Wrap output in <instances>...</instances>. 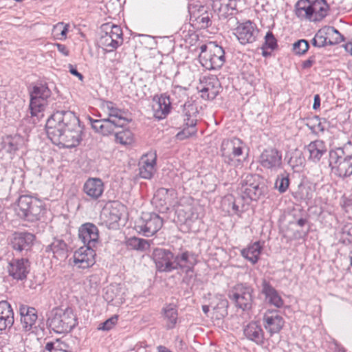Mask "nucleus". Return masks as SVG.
Wrapping results in <instances>:
<instances>
[{"mask_svg": "<svg viewBox=\"0 0 352 352\" xmlns=\"http://www.w3.org/2000/svg\"><path fill=\"white\" fill-rule=\"evenodd\" d=\"M126 245L129 248L135 250L144 251L149 248V241L138 237H131L126 241Z\"/></svg>", "mask_w": 352, "mask_h": 352, "instance_id": "de8ad7c7", "label": "nucleus"}, {"mask_svg": "<svg viewBox=\"0 0 352 352\" xmlns=\"http://www.w3.org/2000/svg\"><path fill=\"white\" fill-rule=\"evenodd\" d=\"M309 152V160L316 163L318 162L323 155L327 152V147L324 141L317 140L311 142L307 146Z\"/></svg>", "mask_w": 352, "mask_h": 352, "instance_id": "c9c22d12", "label": "nucleus"}, {"mask_svg": "<svg viewBox=\"0 0 352 352\" xmlns=\"http://www.w3.org/2000/svg\"><path fill=\"white\" fill-rule=\"evenodd\" d=\"M14 322V311L6 300L0 301V331L10 329Z\"/></svg>", "mask_w": 352, "mask_h": 352, "instance_id": "c85d7f7f", "label": "nucleus"}, {"mask_svg": "<svg viewBox=\"0 0 352 352\" xmlns=\"http://www.w3.org/2000/svg\"><path fill=\"white\" fill-rule=\"evenodd\" d=\"M345 50L352 55V38L350 42L346 43L344 46Z\"/></svg>", "mask_w": 352, "mask_h": 352, "instance_id": "338daca9", "label": "nucleus"}, {"mask_svg": "<svg viewBox=\"0 0 352 352\" xmlns=\"http://www.w3.org/2000/svg\"><path fill=\"white\" fill-rule=\"evenodd\" d=\"M19 311L21 328L25 332H34L37 329V311L35 308L21 304Z\"/></svg>", "mask_w": 352, "mask_h": 352, "instance_id": "a211bd4d", "label": "nucleus"}, {"mask_svg": "<svg viewBox=\"0 0 352 352\" xmlns=\"http://www.w3.org/2000/svg\"><path fill=\"white\" fill-rule=\"evenodd\" d=\"M35 240V236L28 232H14L9 237V244L14 251L22 256H27Z\"/></svg>", "mask_w": 352, "mask_h": 352, "instance_id": "9b49d317", "label": "nucleus"}, {"mask_svg": "<svg viewBox=\"0 0 352 352\" xmlns=\"http://www.w3.org/2000/svg\"><path fill=\"white\" fill-rule=\"evenodd\" d=\"M221 89L219 79L215 76L204 77L201 81V96L204 99L213 100Z\"/></svg>", "mask_w": 352, "mask_h": 352, "instance_id": "5701e85b", "label": "nucleus"}, {"mask_svg": "<svg viewBox=\"0 0 352 352\" xmlns=\"http://www.w3.org/2000/svg\"><path fill=\"white\" fill-rule=\"evenodd\" d=\"M104 190L102 179L96 177H89L83 185V192L92 200L100 198Z\"/></svg>", "mask_w": 352, "mask_h": 352, "instance_id": "a878e982", "label": "nucleus"}, {"mask_svg": "<svg viewBox=\"0 0 352 352\" xmlns=\"http://www.w3.org/2000/svg\"><path fill=\"white\" fill-rule=\"evenodd\" d=\"M243 199L242 197L235 198L232 195H228L222 199L221 206L223 210L229 214L241 216V214L245 210Z\"/></svg>", "mask_w": 352, "mask_h": 352, "instance_id": "bb28decb", "label": "nucleus"}, {"mask_svg": "<svg viewBox=\"0 0 352 352\" xmlns=\"http://www.w3.org/2000/svg\"><path fill=\"white\" fill-rule=\"evenodd\" d=\"M163 226L162 219L155 212H142L135 225V230L148 237L157 233Z\"/></svg>", "mask_w": 352, "mask_h": 352, "instance_id": "9d476101", "label": "nucleus"}, {"mask_svg": "<svg viewBox=\"0 0 352 352\" xmlns=\"http://www.w3.org/2000/svg\"><path fill=\"white\" fill-rule=\"evenodd\" d=\"M315 37L317 39L320 48L328 45L327 38V36L325 35V31H324V27L320 28L316 32V34H315Z\"/></svg>", "mask_w": 352, "mask_h": 352, "instance_id": "13d9d810", "label": "nucleus"}, {"mask_svg": "<svg viewBox=\"0 0 352 352\" xmlns=\"http://www.w3.org/2000/svg\"><path fill=\"white\" fill-rule=\"evenodd\" d=\"M244 147L243 142L239 138L223 140L221 146V153L224 162L232 164L235 159L239 161V157L243 155Z\"/></svg>", "mask_w": 352, "mask_h": 352, "instance_id": "f8f14e48", "label": "nucleus"}, {"mask_svg": "<svg viewBox=\"0 0 352 352\" xmlns=\"http://www.w3.org/2000/svg\"><path fill=\"white\" fill-rule=\"evenodd\" d=\"M54 46L57 47L58 51L61 53L65 56H67L69 54V51L68 50L66 45L60 43H55Z\"/></svg>", "mask_w": 352, "mask_h": 352, "instance_id": "680f3d73", "label": "nucleus"}, {"mask_svg": "<svg viewBox=\"0 0 352 352\" xmlns=\"http://www.w3.org/2000/svg\"><path fill=\"white\" fill-rule=\"evenodd\" d=\"M261 294L265 300L271 305L279 308L283 305V300L275 288L266 278H263L261 282Z\"/></svg>", "mask_w": 352, "mask_h": 352, "instance_id": "cd10ccee", "label": "nucleus"}, {"mask_svg": "<svg viewBox=\"0 0 352 352\" xmlns=\"http://www.w3.org/2000/svg\"><path fill=\"white\" fill-rule=\"evenodd\" d=\"M69 72L74 76H77L80 80H82L83 76L72 65H69Z\"/></svg>", "mask_w": 352, "mask_h": 352, "instance_id": "0e129e2a", "label": "nucleus"}, {"mask_svg": "<svg viewBox=\"0 0 352 352\" xmlns=\"http://www.w3.org/2000/svg\"><path fill=\"white\" fill-rule=\"evenodd\" d=\"M244 336L247 339L261 345L264 343V331L257 322H251L243 329Z\"/></svg>", "mask_w": 352, "mask_h": 352, "instance_id": "2f4dec72", "label": "nucleus"}, {"mask_svg": "<svg viewBox=\"0 0 352 352\" xmlns=\"http://www.w3.org/2000/svg\"><path fill=\"white\" fill-rule=\"evenodd\" d=\"M156 101L153 105L154 117L157 120L164 119L170 112L171 101L170 96L166 93L162 94L160 96H155L153 98Z\"/></svg>", "mask_w": 352, "mask_h": 352, "instance_id": "393cba45", "label": "nucleus"}, {"mask_svg": "<svg viewBox=\"0 0 352 352\" xmlns=\"http://www.w3.org/2000/svg\"><path fill=\"white\" fill-rule=\"evenodd\" d=\"M316 62V57L314 55L311 56L307 60H305L302 63V67L303 69H309L313 66Z\"/></svg>", "mask_w": 352, "mask_h": 352, "instance_id": "052dcab7", "label": "nucleus"}, {"mask_svg": "<svg viewBox=\"0 0 352 352\" xmlns=\"http://www.w3.org/2000/svg\"><path fill=\"white\" fill-rule=\"evenodd\" d=\"M94 248L82 246L76 250L72 256L73 265L78 269H87L96 263Z\"/></svg>", "mask_w": 352, "mask_h": 352, "instance_id": "dca6fc26", "label": "nucleus"}, {"mask_svg": "<svg viewBox=\"0 0 352 352\" xmlns=\"http://www.w3.org/2000/svg\"><path fill=\"white\" fill-rule=\"evenodd\" d=\"M258 34V28L256 25L250 21L240 23L235 28L234 32V34L242 45L254 43L257 38Z\"/></svg>", "mask_w": 352, "mask_h": 352, "instance_id": "f3484780", "label": "nucleus"}, {"mask_svg": "<svg viewBox=\"0 0 352 352\" xmlns=\"http://www.w3.org/2000/svg\"><path fill=\"white\" fill-rule=\"evenodd\" d=\"M123 39L112 37L110 35L101 33L98 40V45L107 52H113L119 46L122 45Z\"/></svg>", "mask_w": 352, "mask_h": 352, "instance_id": "79ce46f5", "label": "nucleus"}, {"mask_svg": "<svg viewBox=\"0 0 352 352\" xmlns=\"http://www.w3.org/2000/svg\"><path fill=\"white\" fill-rule=\"evenodd\" d=\"M73 339L72 338L63 337L56 339L54 341L46 343L45 350H56L63 351H73V346L72 345Z\"/></svg>", "mask_w": 352, "mask_h": 352, "instance_id": "4c0bfd02", "label": "nucleus"}, {"mask_svg": "<svg viewBox=\"0 0 352 352\" xmlns=\"http://www.w3.org/2000/svg\"><path fill=\"white\" fill-rule=\"evenodd\" d=\"M184 125L186 127L179 132L177 137L179 140H184L188 138L197 133L196 125L197 122V115L199 111L197 107L194 104H184Z\"/></svg>", "mask_w": 352, "mask_h": 352, "instance_id": "ddd939ff", "label": "nucleus"}, {"mask_svg": "<svg viewBox=\"0 0 352 352\" xmlns=\"http://www.w3.org/2000/svg\"><path fill=\"white\" fill-rule=\"evenodd\" d=\"M10 276L16 280H24L30 271V263L27 258H13L8 265Z\"/></svg>", "mask_w": 352, "mask_h": 352, "instance_id": "2eb2a0df", "label": "nucleus"}, {"mask_svg": "<svg viewBox=\"0 0 352 352\" xmlns=\"http://www.w3.org/2000/svg\"><path fill=\"white\" fill-rule=\"evenodd\" d=\"M254 288L247 283L236 284L230 292L229 298L236 307L243 311L252 309L254 296Z\"/></svg>", "mask_w": 352, "mask_h": 352, "instance_id": "1a4fd4ad", "label": "nucleus"}, {"mask_svg": "<svg viewBox=\"0 0 352 352\" xmlns=\"http://www.w3.org/2000/svg\"><path fill=\"white\" fill-rule=\"evenodd\" d=\"M197 263L196 256L188 251L175 255L174 270H191Z\"/></svg>", "mask_w": 352, "mask_h": 352, "instance_id": "c756f323", "label": "nucleus"}, {"mask_svg": "<svg viewBox=\"0 0 352 352\" xmlns=\"http://www.w3.org/2000/svg\"><path fill=\"white\" fill-rule=\"evenodd\" d=\"M43 210L41 200L32 196L24 195L19 197L16 211L21 218L28 221H34L39 219Z\"/></svg>", "mask_w": 352, "mask_h": 352, "instance_id": "6e6552de", "label": "nucleus"}, {"mask_svg": "<svg viewBox=\"0 0 352 352\" xmlns=\"http://www.w3.org/2000/svg\"><path fill=\"white\" fill-rule=\"evenodd\" d=\"M200 50L199 62L206 69H220L226 62L224 50L215 43L202 45Z\"/></svg>", "mask_w": 352, "mask_h": 352, "instance_id": "423d86ee", "label": "nucleus"}, {"mask_svg": "<svg viewBox=\"0 0 352 352\" xmlns=\"http://www.w3.org/2000/svg\"><path fill=\"white\" fill-rule=\"evenodd\" d=\"M289 186V175L283 173L278 175L275 182V188L278 190L280 193H284L287 191Z\"/></svg>", "mask_w": 352, "mask_h": 352, "instance_id": "8fccbe9b", "label": "nucleus"}, {"mask_svg": "<svg viewBox=\"0 0 352 352\" xmlns=\"http://www.w3.org/2000/svg\"><path fill=\"white\" fill-rule=\"evenodd\" d=\"M54 112L48 118L45 129L53 144L66 148L78 146L82 140V126L76 113L61 109V102H56Z\"/></svg>", "mask_w": 352, "mask_h": 352, "instance_id": "f257e3e1", "label": "nucleus"}, {"mask_svg": "<svg viewBox=\"0 0 352 352\" xmlns=\"http://www.w3.org/2000/svg\"><path fill=\"white\" fill-rule=\"evenodd\" d=\"M305 124L316 135H318L320 132L323 133L324 131V127L321 122V119L318 116L307 118Z\"/></svg>", "mask_w": 352, "mask_h": 352, "instance_id": "49530a36", "label": "nucleus"}, {"mask_svg": "<svg viewBox=\"0 0 352 352\" xmlns=\"http://www.w3.org/2000/svg\"><path fill=\"white\" fill-rule=\"evenodd\" d=\"M118 321V317L113 316L101 323L98 328L99 330L109 331L111 329Z\"/></svg>", "mask_w": 352, "mask_h": 352, "instance_id": "4d7b16f0", "label": "nucleus"}, {"mask_svg": "<svg viewBox=\"0 0 352 352\" xmlns=\"http://www.w3.org/2000/svg\"><path fill=\"white\" fill-rule=\"evenodd\" d=\"M122 208L120 204L114 203L113 205L103 210L102 215L105 217L104 221L109 228H115L118 226L122 216L120 208Z\"/></svg>", "mask_w": 352, "mask_h": 352, "instance_id": "72a5a7b5", "label": "nucleus"}, {"mask_svg": "<svg viewBox=\"0 0 352 352\" xmlns=\"http://www.w3.org/2000/svg\"><path fill=\"white\" fill-rule=\"evenodd\" d=\"M320 106V97L319 94H316L314 98L313 109L317 110Z\"/></svg>", "mask_w": 352, "mask_h": 352, "instance_id": "e2e57ef3", "label": "nucleus"}, {"mask_svg": "<svg viewBox=\"0 0 352 352\" xmlns=\"http://www.w3.org/2000/svg\"><path fill=\"white\" fill-rule=\"evenodd\" d=\"M329 166L342 179L352 175V142L329 151Z\"/></svg>", "mask_w": 352, "mask_h": 352, "instance_id": "f03ea898", "label": "nucleus"}, {"mask_svg": "<svg viewBox=\"0 0 352 352\" xmlns=\"http://www.w3.org/2000/svg\"><path fill=\"white\" fill-rule=\"evenodd\" d=\"M152 258L157 271L170 272L175 270V254L170 250L162 248H155L152 253Z\"/></svg>", "mask_w": 352, "mask_h": 352, "instance_id": "4468645a", "label": "nucleus"}, {"mask_svg": "<svg viewBox=\"0 0 352 352\" xmlns=\"http://www.w3.org/2000/svg\"><path fill=\"white\" fill-rule=\"evenodd\" d=\"M102 108L108 114L107 120L114 121L117 126L123 129L129 122V120L126 118V113L118 107V106L111 101H103Z\"/></svg>", "mask_w": 352, "mask_h": 352, "instance_id": "aec40b11", "label": "nucleus"}, {"mask_svg": "<svg viewBox=\"0 0 352 352\" xmlns=\"http://www.w3.org/2000/svg\"><path fill=\"white\" fill-rule=\"evenodd\" d=\"M212 13L209 12H204L200 15L197 16L195 19L197 23L199 25L200 28H206L211 25Z\"/></svg>", "mask_w": 352, "mask_h": 352, "instance_id": "5fc2aeb1", "label": "nucleus"}, {"mask_svg": "<svg viewBox=\"0 0 352 352\" xmlns=\"http://www.w3.org/2000/svg\"><path fill=\"white\" fill-rule=\"evenodd\" d=\"M157 155L154 152H148L143 155L139 162V174L142 178L149 179L155 171Z\"/></svg>", "mask_w": 352, "mask_h": 352, "instance_id": "b1692460", "label": "nucleus"}, {"mask_svg": "<svg viewBox=\"0 0 352 352\" xmlns=\"http://www.w3.org/2000/svg\"><path fill=\"white\" fill-rule=\"evenodd\" d=\"M329 6L326 0H298L295 4V14L300 20L320 21L327 14Z\"/></svg>", "mask_w": 352, "mask_h": 352, "instance_id": "7ed1b4c3", "label": "nucleus"}, {"mask_svg": "<svg viewBox=\"0 0 352 352\" xmlns=\"http://www.w3.org/2000/svg\"><path fill=\"white\" fill-rule=\"evenodd\" d=\"M235 7L236 2L234 0H216L213 3V10L217 13L219 19H226L233 14Z\"/></svg>", "mask_w": 352, "mask_h": 352, "instance_id": "e433bc0d", "label": "nucleus"}, {"mask_svg": "<svg viewBox=\"0 0 352 352\" xmlns=\"http://www.w3.org/2000/svg\"><path fill=\"white\" fill-rule=\"evenodd\" d=\"M173 192V190H169L165 188H160L157 190L154 194L153 203L155 204L156 207H160V212H164L168 209V201L170 199L168 193Z\"/></svg>", "mask_w": 352, "mask_h": 352, "instance_id": "58836bf2", "label": "nucleus"}, {"mask_svg": "<svg viewBox=\"0 0 352 352\" xmlns=\"http://www.w3.org/2000/svg\"><path fill=\"white\" fill-rule=\"evenodd\" d=\"M49 327L56 333H67L78 324L77 318L71 307L55 308L47 320Z\"/></svg>", "mask_w": 352, "mask_h": 352, "instance_id": "39448f33", "label": "nucleus"}, {"mask_svg": "<svg viewBox=\"0 0 352 352\" xmlns=\"http://www.w3.org/2000/svg\"><path fill=\"white\" fill-rule=\"evenodd\" d=\"M172 93L174 96H178L182 100L187 97L186 89L181 86H175Z\"/></svg>", "mask_w": 352, "mask_h": 352, "instance_id": "bf43d9fd", "label": "nucleus"}, {"mask_svg": "<svg viewBox=\"0 0 352 352\" xmlns=\"http://www.w3.org/2000/svg\"><path fill=\"white\" fill-rule=\"evenodd\" d=\"M228 301L225 298H220L216 306L213 307L214 314L217 318H223L228 314L227 308Z\"/></svg>", "mask_w": 352, "mask_h": 352, "instance_id": "603ef678", "label": "nucleus"}, {"mask_svg": "<svg viewBox=\"0 0 352 352\" xmlns=\"http://www.w3.org/2000/svg\"><path fill=\"white\" fill-rule=\"evenodd\" d=\"M268 190L264 179L258 175H248L242 181L239 192L243 199L257 201Z\"/></svg>", "mask_w": 352, "mask_h": 352, "instance_id": "0eeeda50", "label": "nucleus"}, {"mask_svg": "<svg viewBox=\"0 0 352 352\" xmlns=\"http://www.w3.org/2000/svg\"><path fill=\"white\" fill-rule=\"evenodd\" d=\"M78 238L87 248L96 247L99 239V231L96 226L91 223H85L78 229Z\"/></svg>", "mask_w": 352, "mask_h": 352, "instance_id": "412c9836", "label": "nucleus"}, {"mask_svg": "<svg viewBox=\"0 0 352 352\" xmlns=\"http://www.w3.org/2000/svg\"><path fill=\"white\" fill-rule=\"evenodd\" d=\"M30 110L32 117L39 120L43 117V111L49 104L52 91L46 82H36L30 91Z\"/></svg>", "mask_w": 352, "mask_h": 352, "instance_id": "20e7f679", "label": "nucleus"}, {"mask_svg": "<svg viewBox=\"0 0 352 352\" xmlns=\"http://www.w3.org/2000/svg\"><path fill=\"white\" fill-rule=\"evenodd\" d=\"M262 249L263 245L261 244L260 241H256L246 248L243 249L241 254L245 258L254 265L259 259Z\"/></svg>", "mask_w": 352, "mask_h": 352, "instance_id": "ea45409f", "label": "nucleus"}, {"mask_svg": "<svg viewBox=\"0 0 352 352\" xmlns=\"http://www.w3.org/2000/svg\"><path fill=\"white\" fill-rule=\"evenodd\" d=\"M45 252L52 253L53 257L58 260H62L67 256V245L63 240L59 239H54V241L46 247Z\"/></svg>", "mask_w": 352, "mask_h": 352, "instance_id": "f704fd0d", "label": "nucleus"}, {"mask_svg": "<svg viewBox=\"0 0 352 352\" xmlns=\"http://www.w3.org/2000/svg\"><path fill=\"white\" fill-rule=\"evenodd\" d=\"M164 318L166 320V328L173 329L177 323L178 313L176 305L173 304L166 305L162 309Z\"/></svg>", "mask_w": 352, "mask_h": 352, "instance_id": "37998d69", "label": "nucleus"}, {"mask_svg": "<svg viewBox=\"0 0 352 352\" xmlns=\"http://www.w3.org/2000/svg\"><path fill=\"white\" fill-rule=\"evenodd\" d=\"M263 324L267 333L272 336L283 329L285 320L278 310L268 309L263 317Z\"/></svg>", "mask_w": 352, "mask_h": 352, "instance_id": "6ab92c4d", "label": "nucleus"}, {"mask_svg": "<svg viewBox=\"0 0 352 352\" xmlns=\"http://www.w3.org/2000/svg\"><path fill=\"white\" fill-rule=\"evenodd\" d=\"M309 48V42L305 39H300L293 44L292 50L296 55L305 54Z\"/></svg>", "mask_w": 352, "mask_h": 352, "instance_id": "864d4df0", "label": "nucleus"}, {"mask_svg": "<svg viewBox=\"0 0 352 352\" xmlns=\"http://www.w3.org/2000/svg\"><path fill=\"white\" fill-rule=\"evenodd\" d=\"M259 163L265 168L276 170L282 164V155L275 148L265 149L260 155Z\"/></svg>", "mask_w": 352, "mask_h": 352, "instance_id": "4be33fe9", "label": "nucleus"}, {"mask_svg": "<svg viewBox=\"0 0 352 352\" xmlns=\"http://www.w3.org/2000/svg\"><path fill=\"white\" fill-rule=\"evenodd\" d=\"M104 299L114 305H121L125 300V288L120 284L111 285L105 292Z\"/></svg>", "mask_w": 352, "mask_h": 352, "instance_id": "473e14b6", "label": "nucleus"}, {"mask_svg": "<svg viewBox=\"0 0 352 352\" xmlns=\"http://www.w3.org/2000/svg\"><path fill=\"white\" fill-rule=\"evenodd\" d=\"M102 33L108 34L112 37L123 39V33L121 28L119 25L106 23L102 25Z\"/></svg>", "mask_w": 352, "mask_h": 352, "instance_id": "09e8293b", "label": "nucleus"}, {"mask_svg": "<svg viewBox=\"0 0 352 352\" xmlns=\"http://www.w3.org/2000/svg\"><path fill=\"white\" fill-rule=\"evenodd\" d=\"M289 164H290V165H291V166H294L295 165H297V164H298V163H299V164H301L302 163V158L299 157V158H298V160H297V159H296V160L294 161V156H292V157H291V158H290V160H289Z\"/></svg>", "mask_w": 352, "mask_h": 352, "instance_id": "69168bd1", "label": "nucleus"}, {"mask_svg": "<svg viewBox=\"0 0 352 352\" xmlns=\"http://www.w3.org/2000/svg\"><path fill=\"white\" fill-rule=\"evenodd\" d=\"M263 46L270 49L271 51L275 50L277 47V46H278L277 40L275 38L272 32L268 31L266 33V35L265 36V43L263 44Z\"/></svg>", "mask_w": 352, "mask_h": 352, "instance_id": "6e6d98bb", "label": "nucleus"}, {"mask_svg": "<svg viewBox=\"0 0 352 352\" xmlns=\"http://www.w3.org/2000/svg\"><path fill=\"white\" fill-rule=\"evenodd\" d=\"M92 129L98 133L102 135H109L115 131L116 129H121L117 126L114 121H111L107 118L101 120H95L89 117V118Z\"/></svg>", "mask_w": 352, "mask_h": 352, "instance_id": "7c9ffc66", "label": "nucleus"}, {"mask_svg": "<svg viewBox=\"0 0 352 352\" xmlns=\"http://www.w3.org/2000/svg\"><path fill=\"white\" fill-rule=\"evenodd\" d=\"M328 45H334L344 41V36L333 26H324Z\"/></svg>", "mask_w": 352, "mask_h": 352, "instance_id": "a18cd8bd", "label": "nucleus"}, {"mask_svg": "<svg viewBox=\"0 0 352 352\" xmlns=\"http://www.w3.org/2000/svg\"><path fill=\"white\" fill-rule=\"evenodd\" d=\"M116 129L113 132L115 134V141L122 145H130L134 141L133 133L129 129L122 130Z\"/></svg>", "mask_w": 352, "mask_h": 352, "instance_id": "c03bdc74", "label": "nucleus"}, {"mask_svg": "<svg viewBox=\"0 0 352 352\" xmlns=\"http://www.w3.org/2000/svg\"><path fill=\"white\" fill-rule=\"evenodd\" d=\"M69 27V24H65L63 22H59L54 25L52 29V33L58 39H65L67 37Z\"/></svg>", "mask_w": 352, "mask_h": 352, "instance_id": "3c124183", "label": "nucleus"}, {"mask_svg": "<svg viewBox=\"0 0 352 352\" xmlns=\"http://www.w3.org/2000/svg\"><path fill=\"white\" fill-rule=\"evenodd\" d=\"M157 350L158 352H172L168 348L162 345L157 346Z\"/></svg>", "mask_w": 352, "mask_h": 352, "instance_id": "774afa93", "label": "nucleus"}, {"mask_svg": "<svg viewBox=\"0 0 352 352\" xmlns=\"http://www.w3.org/2000/svg\"><path fill=\"white\" fill-rule=\"evenodd\" d=\"M23 142V140L20 135H8L3 138L1 146L7 153H14L19 148Z\"/></svg>", "mask_w": 352, "mask_h": 352, "instance_id": "a19ab883", "label": "nucleus"}]
</instances>
